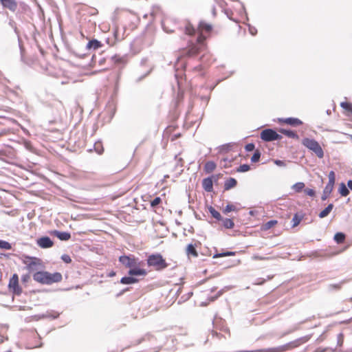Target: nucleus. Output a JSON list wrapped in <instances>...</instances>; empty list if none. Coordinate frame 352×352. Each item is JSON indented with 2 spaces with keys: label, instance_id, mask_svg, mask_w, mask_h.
Instances as JSON below:
<instances>
[{
  "label": "nucleus",
  "instance_id": "c9c22d12",
  "mask_svg": "<svg viewBox=\"0 0 352 352\" xmlns=\"http://www.w3.org/2000/svg\"><path fill=\"white\" fill-rule=\"evenodd\" d=\"M250 165H248L247 164H243L240 165L237 168L236 171L239 172V173H244V172H247V171L250 170Z\"/></svg>",
  "mask_w": 352,
  "mask_h": 352
},
{
  "label": "nucleus",
  "instance_id": "1a4fd4ad",
  "mask_svg": "<svg viewBox=\"0 0 352 352\" xmlns=\"http://www.w3.org/2000/svg\"><path fill=\"white\" fill-rule=\"evenodd\" d=\"M141 261H139L138 264L132 267L129 269L128 272V274L129 276H146L147 274V272L144 269L140 268Z\"/></svg>",
  "mask_w": 352,
  "mask_h": 352
},
{
  "label": "nucleus",
  "instance_id": "a18cd8bd",
  "mask_svg": "<svg viewBox=\"0 0 352 352\" xmlns=\"http://www.w3.org/2000/svg\"><path fill=\"white\" fill-rule=\"evenodd\" d=\"M304 192L309 197H314L316 195V192L313 189L306 188L305 189Z\"/></svg>",
  "mask_w": 352,
  "mask_h": 352
},
{
  "label": "nucleus",
  "instance_id": "ddd939ff",
  "mask_svg": "<svg viewBox=\"0 0 352 352\" xmlns=\"http://www.w3.org/2000/svg\"><path fill=\"white\" fill-rule=\"evenodd\" d=\"M212 177H208L204 178L202 181V186L203 188L208 192H211L213 191V181Z\"/></svg>",
  "mask_w": 352,
  "mask_h": 352
},
{
  "label": "nucleus",
  "instance_id": "20e7f679",
  "mask_svg": "<svg viewBox=\"0 0 352 352\" xmlns=\"http://www.w3.org/2000/svg\"><path fill=\"white\" fill-rule=\"evenodd\" d=\"M260 137L261 140L265 142H272L282 138V136L272 129H265L263 130L260 134Z\"/></svg>",
  "mask_w": 352,
  "mask_h": 352
},
{
  "label": "nucleus",
  "instance_id": "13d9d810",
  "mask_svg": "<svg viewBox=\"0 0 352 352\" xmlns=\"http://www.w3.org/2000/svg\"><path fill=\"white\" fill-rule=\"evenodd\" d=\"M105 60H106L105 58H100V60H98L99 65H103V63L105 62Z\"/></svg>",
  "mask_w": 352,
  "mask_h": 352
},
{
  "label": "nucleus",
  "instance_id": "f8f14e48",
  "mask_svg": "<svg viewBox=\"0 0 352 352\" xmlns=\"http://www.w3.org/2000/svg\"><path fill=\"white\" fill-rule=\"evenodd\" d=\"M51 234L56 236L60 241H68L71 238V234L68 232H61L59 230H54L51 232Z\"/></svg>",
  "mask_w": 352,
  "mask_h": 352
},
{
  "label": "nucleus",
  "instance_id": "e2e57ef3",
  "mask_svg": "<svg viewBox=\"0 0 352 352\" xmlns=\"http://www.w3.org/2000/svg\"><path fill=\"white\" fill-rule=\"evenodd\" d=\"M278 121L280 122L286 123V118H278Z\"/></svg>",
  "mask_w": 352,
  "mask_h": 352
},
{
  "label": "nucleus",
  "instance_id": "a211bd4d",
  "mask_svg": "<svg viewBox=\"0 0 352 352\" xmlns=\"http://www.w3.org/2000/svg\"><path fill=\"white\" fill-rule=\"evenodd\" d=\"M171 23V20L168 19H165L162 21V26L164 32L167 33H171L175 32V29L170 28L169 25Z\"/></svg>",
  "mask_w": 352,
  "mask_h": 352
},
{
  "label": "nucleus",
  "instance_id": "2eb2a0df",
  "mask_svg": "<svg viewBox=\"0 0 352 352\" xmlns=\"http://www.w3.org/2000/svg\"><path fill=\"white\" fill-rule=\"evenodd\" d=\"M111 60L115 65H116L119 67H123L126 64L125 58L118 55L112 56L111 57Z\"/></svg>",
  "mask_w": 352,
  "mask_h": 352
},
{
  "label": "nucleus",
  "instance_id": "f257e3e1",
  "mask_svg": "<svg viewBox=\"0 0 352 352\" xmlns=\"http://www.w3.org/2000/svg\"><path fill=\"white\" fill-rule=\"evenodd\" d=\"M179 29L182 30H184L185 34L189 36L195 35L197 32V30L189 21H184ZM212 30V25L211 24L208 23L204 21H199L197 27V31L199 32V36L195 41H191L186 52V54L188 56H195L205 48L206 36L203 34V32L210 33Z\"/></svg>",
  "mask_w": 352,
  "mask_h": 352
},
{
  "label": "nucleus",
  "instance_id": "c85d7f7f",
  "mask_svg": "<svg viewBox=\"0 0 352 352\" xmlns=\"http://www.w3.org/2000/svg\"><path fill=\"white\" fill-rule=\"evenodd\" d=\"M9 25H10V27L12 28H13L14 32L16 33V34L18 36L19 44L20 49L21 50L22 47H21V38H20V36H19V30H18L17 27L16 25V23H15V22L13 20H10Z\"/></svg>",
  "mask_w": 352,
  "mask_h": 352
},
{
  "label": "nucleus",
  "instance_id": "4d7b16f0",
  "mask_svg": "<svg viewBox=\"0 0 352 352\" xmlns=\"http://www.w3.org/2000/svg\"><path fill=\"white\" fill-rule=\"evenodd\" d=\"M252 258H253V259H254V260H263V259H264V258H263V257H262V256H259V255H256V254H255V255H254Z\"/></svg>",
  "mask_w": 352,
  "mask_h": 352
},
{
  "label": "nucleus",
  "instance_id": "4c0bfd02",
  "mask_svg": "<svg viewBox=\"0 0 352 352\" xmlns=\"http://www.w3.org/2000/svg\"><path fill=\"white\" fill-rule=\"evenodd\" d=\"M344 283H345V282L342 281V282H340V283H336V284H331L329 285V288L331 290H338V289H341L342 285Z\"/></svg>",
  "mask_w": 352,
  "mask_h": 352
},
{
  "label": "nucleus",
  "instance_id": "a19ab883",
  "mask_svg": "<svg viewBox=\"0 0 352 352\" xmlns=\"http://www.w3.org/2000/svg\"><path fill=\"white\" fill-rule=\"evenodd\" d=\"M328 179H329V183H331V184H335V182H336V174L334 173V171L331 170L329 172V175H328Z\"/></svg>",
  "mask_w": 352,
  "mask_h": 352
},
{
  "label": "nucleus",
  "instance_id": "bb28decb",
  "mask_svg": "<svg viewBox=\"0 0 352 352\" xmlns=\"http://www.w3.org/2000/svg\"><path fill=\"white\" fill-rule=\"evenodd\" d=\"M208 210L213 218L216 219L218 221L222 219L221 214L217 210H216L214 208H213L212 206H210L208 208Z\"/></svg>",
  "mask_w": 352,
  "mask_h": 352
},
{
  "label": "nucleus",
  "instance_id": "de8ad7c7",
  "mask_svg": "<svg viewBox=\"0 0 352 352\" xmlns=\"http://www.w3.org/2000/svg\"><path fill=\"white\" fill-rule=\"evenodd\" d=\"M276 223V220H270L265 223V228L270 229Z\"/></svg>",
  "mask_w": 352,
  "mask_h": 352
},
{
  "label": "nucleus",
  "instance_id": "49530a36",
  "mask_svg": "<svg viewBox=\"0 0 352 352\" xmlns=\"http://www.w3.org/2000/svg\"><path fill=\"white\" fill-rule=\"evenodd\" d=\"M287 138L298 139V135L295 131L287 129Z\"/></svg>",
  "mask_w": 352,
  "mask_h": 352
},
{
  "label": "nucleus",
  "instance_id": "412c9836",
  "mask_svg": "<svg viewBox=\"0 0 352 352\" xmlns=\"http://www.w3.org/2000/svg\"><path fill=\"white\" fill-rule=\"evenodd\" d=\"M334 206L333 204H329L324 210H322L318 214V217L321 219L327 217L329 213L332 211Z\"/></svg>",
  "mask_w": 352,
  "mask_h": 352
},
{
  "label": "nucleus",
  "instance_id": "79ce46f5",
  "mask_svg": "<svg viewBox=\"0 0 352 352\" xmlns=\"http://www.w3.org/2000/svg\"><path fill=\"white\" fill-rule=\"evenodd\" d=\"M162 199L160 197H155L151 202L152 207H155L161 202Z\"/></svg>",
  "mask_w": 352,
  "mask_h": 352
},
{
  "label": "nucleus",
  "instance_id": "603ef678",
  "mask_svg": "<svg viewBox=\"0 0 352 352\" xmlns=\"http://www.w3.org/2000/svg\"><path fill=\"white\" fill-rule=\"evenodd\" d=\"M330 195H331V194H329V193H328V192H324V191L323 190V192H322V197H321V199H322V201H325V200H327V199L329 197Z\"/></svg>",
  "mask_w": 352,
  "mask_h": 352
},
{
  "label": "nucleus",
  "instance_id": "0eeeda50",
  "mask_svg": "<svg viewBox=\"0 0 352 352\" xmlns=\"http://www.w3.org/2000/svg\"><path fill=\"white\" fill-rule=\"evenodd\" d=\"M23 263L26 265V268L29 272H32L36 270V266L40 265V259L30 256H25Z\"/></svg>",
  "mask_w": 352,
  "mask_h": 352
},
{
  "label": "nucleus",
  "instance_id": "7ed1b4c3",
  "mask_svg": "<svg viewBox=\"0 0 352 352\" xmlns=\"http://www.w3.org/2000/svg\"><path fill=\"white\" fill-rule=\"evenodd\" d=\"M302 144L309 150L312 151L319 158L324 157V152L319 143L313 139L305 138Z\"/></svg>",
  "mask_w": 352,
  "mask_h": 352
},
{
  "label": "nucleus",
  "instance_id": "7c9ffc66",
  "mask_svg": "<svg viewBox=\"0 0 352 352\" xmlns=\"http://www.w3.org/2000/svg\"><path fill=\"white\" fill-rule=\"evenodd\" d=\"M305 188V184L303 182H298L292 186V188L296 192H300Z\"/></svg>",
  "mask_w": 352,
  "mask_h": 352
},
{
  "label": "nucleus",
  "instance_id": "6e6d98bb",
  "mask_svg": "<svg viewBox=\"0 0 352 352\" xmlns=\"http://www.w3.org/2000/svg\"><path fill=\"white\" fill-rule=\"evenodd\" d=\"M223 294V291L222 290H220L219 291L218 294L212 298V300H214L215 299H217L219 296H220L221 294Z\"/></svg>",
  "mask_w": 352,
  "mask_h": 352
},
{
  "label": "nucleus",
  "instance_id": "2f4dec72",
  "mask_svg": "<svg viewBox=\"0 0 352 352\" xmlns=\"http://www.w3.org/2000/svg\"><path fill=\"white\" fill-rule=\"evenodd\" d=\"M345 239V235L342 232H338L334 236V240L338 243H342L344 241Z\"/></svg>",
  "mask_w": 352,
  "mask_h": 352
},
{
  "label": "nucleus",
  "instance_id": "b1692460",
  "mask_svg": "<svg viewBox=\"0 0 352 352\" xmlns=\"http://www.w3.org/2000/svg\"><path fill=\"white\" fill-rule=\"evenodd\" d=\"M186 254L188 256L192 255L194 257L198 256V253L196 250L195 246L192 243H190L187 245Z\"/></svg>",
  "mask_w": 352,
  "mask_h": 352
},
{
  "label": "nucleus",
  "instance_id": "ea45409f",
  "mask_svg": "<svg viewBox=\"0 0 352 352\" xmlns=\"http://www.w3.org/2000/svg\"><path fill=\"white\" fill-rule=\"evenodd\" d=\"M333 187H334V184L328 182L323 190L326 192L331 194V192L333 190Z\"/></svg>",
  "mask_w": 352,
  "mask_h": 352
},
{
  "label": "nucleus",
  "instance_id": "09e8293b",
  "mask_svg": "<svg viewBox=\"0 0 352 352\" xmlns=\"http://www.w3.org/2000/svg\"><path fill=\"white\" fill-rule=\"evenodd\" d=\"M30 279V274H23L21 276V281L23 283H27Z\"/></svg>",
  "mask_w": 352,
  "mask_h": 352
},
{
  "label": "nucleus",
  "instance_id": "f03ea898",
  "mask_svg": "<svg viewBox=\"0 0 352 352\" xmlns=\"http://www.w3.org/2000/svg\"><path fill=\"white\" fill-rule=\"evenodd\" d=\"M146 263L148 267H153L156 271H162L168 266L166 260L159 253L149 255Z\"/></svg>",
  "mask_w": 352,
  "mask_h": 352
},
{
  "label": "nucleus",
  "instance_id": "6e6552de",
  "mask_svg": "<svg viewBox=\"0 0 352 352\" xmlns=\"http://www.w3.org/2000/svg\"><path fill=\"white\" fill-rule=\"evenodd\" d=\"M45 276L44 285H51L54 283L60 282L63 278L60 272L51 274L48 272H45Z\"/></svg>",
  "mask_w": 352,
  "mask_h": 352
},
{
  "label": "nucleus",
  "instance_id": "aec40b11",
  "mask_svg": "<svg viewBox=\"0 0 352 352\" xmlns=\"http://www.w3.org/2000/svg\"><path fill=\"white\" fill-rule=\"evenodd\" d=\"M341 107L344 109V113L347 116L352 115V103L348 102H342Z\"/></svg>",
  "mask_w": 352,
  "mask_h": 352
},
{
  "label": "nucleus",
  "instance_id": "72a5a7b5",
  "mask_svg": "<svg viewBox=\"0 0 352 352\" xmlns=\"http://www.w3.org/2000/svg\"><path fill=\"white\" fill-rule=\"evenodd\" d=\"M0 248L8 250L12 248V245L9 242L0 239Z\"/></svg>",
  "mask_w": 352,
  "mask_h": 352
},
{
  "label": "nucleus",
  "instance_id": "9b49d317",
  "mask_svg": "<svg viewBox=\"0 0 352 352\" xmlns=\"http://www.w3.org/2000/svg\"><path fill=\"white\" fill-rule=\"evenodd\" d=\"M0 3L4 8H7L11 12H15L18 4L16 0H0Z\"/></svg>",
  "mask_w": 352,
  "mask_h": 352
},
{
  "label": "nucleus",
  "instance_id": "c756f323",
  "mask_svg": "<svg viewBox=\"0 0 352 352\" xmlns=\"http://www.w3.org/2000/svg\"><path fill=\"white\" fill-rule=\"evenodd\" d=\"M339 192L342 197H346L349 194V190L344 183H341L339 187Z\"/></svg>",
  "mask_w": 352,
  "mask_h": 352
},
{
  "label": "nucleus",
  "instance_id": "f704fd0d",
  "mask_svg": "<svg viewBox=\"0 0 352 352\" xmlns=\"http://www.w3.org/2000/svg\"><path fill=\"white\" fill-rule=\"evenodd\" d=\"M235 253L234 252L226 251L221 253H217L213 256V258H219L222 256H233Z\"/></svg>",
  "mask_w": 352,
  "mask_h": 352
},
{
  "label": "nucleus",
  "instance_id": "8fccbe9b",
  "mask_svg": "<svg viewBox=\"0 0 352 352\" xmlns=\"http://www.w3.org/2000/svg\"><path fill=\"white\" fill-rule=\"evenodd\" d=\"M100 146H101L100 144H95V145H94V148L98 154H102L103 152V148H100Z\"/></svg>",
  "mask_w": 352,
  "mask_h": 352
},
{
  "label": "nucleus",
  "instance_id": "4468645a",
  "mask_svg": "<svg viewBox=\"0 0 352 352\" xmlns=\"http://www.w3.org/2000/svg\"><path fill=\"white\" fill-rule=\"evenodd\" d=\"M102 47V43L100 41L95 39V38L90 40L86 45V49L87 50H96Z\"/></svg>",
  "mask_w": 352,
  "mask_h": 352
},
{
  "label": "nucleus",
  "instance_id": "864d4df0",
  "mask_svg": "<svg viewBox=\"0 0 352 352\" xmlns=\"http://www.w3.org/2000/svg\"><path fill=\"white\" fill-rule=\"evenodd\" d=\"M249 31L252 35H255L257 32L256 29L254 27H249Z\"/></svg>",
  "mask_w": 352,
  "mask_h": 352
},
{
  "label": "nucleus",
  "instance_id": "c03bdc74",
  "mask_svg": "<svg viewBox=\"0 0 352 352\" xmlns=\"http://www.w3.org/2000/svg\"><path fill=\"white\" fill-rule=\"evenodd\" d=\"M61 259L66 263H70L72 262L70 256L66 254H64L61 256Z\"/></svg>",
  "mask_w": 352,
  "mask_h": 352
},
{
  "label": "nucleus",
  "instance_id": "69168bd1",
  "mask_svg": "<svg viewBox=\"0 0 352 352\" xmlns=\"http://www.w3.org/2000/svg\"><path fill=\"white\" fill-rule=\"evenodd\" d=\"M116 275V272H113V271H111L109 274V277H113Z\"/></svg>",
  "mask_w": 352,
  "mask_h": 352
},
{
  "label": "nucleus",
  "instance_id": "338daca9",
  "mask_svg": "<svg viewBox=\"0 0 352 352\" xmlns=\"http://www.w3.org/2000/svg\"><path fill=\"white\" fill-rule=\"evenodd\" d=\"M294 346H294V345H293V344H292V343L287 344V349H289V348H293V347H294Z\"/></svg>",
  "mask_w": 352,
  "mask_h": 352
},
{
  "label": "nucleus",
  "instance_id": "4be33fe9",
  "mask_svg": "<svg viewBox=\"0 0 352 352\" xmlns=\"http://www.w3.org/2000/svg\"><path fill=\"white\" fill-rule=\"evenodd\" d=\"M59 313L56 312L54 311H48L46 312V314H43L42 315L39 316V318H52V319H56L59 316Z\"/></svg>",
  "mask_w": 352,
  "mask_h": 352
},
{
  "label": "nucleus",
  "instance_id": "473e14b6",
  "mask_svg": "<svg viewBox=\"0 0 352 352\" xmlns=\"http://www.w3.org/2000/svg\"><path fill=\"white\" fill-rule=\"evenodd\" d=\"M261 155V152L258 150H256L251 157V162L252 163L258 162L260 160Z\"/></svg>",
  "mask_w": 352,
  "mask_h": 352
},
{
  "label": "nucleus",
  "instance_id": "393cba45",
  "mask_svg": "<svg viewBox=\"0 0 352 352\" xmlns=\"http://www.w3.org/2000/svg\"><path fill=\"white\" fill-rule=\"evenodd\" d=\"M222 221L223 226L226 229H232L234 226V223L232 219L226 218L221 220Z\"/></svg>",
  "mask_w": 352,
  "mask_h": 352
},
{
  "label": "nucleus",
  "instance_id": "a878e982",
  "mask_svg": "<svg viewBox=\"0 0 352 352\" xmlns=\"http://www.w3.org/2000/svg\"><path fill=\"white\" fill-rule=\"evenodd\" d=\"M302 124V122L298 118H287V125L292 126H297Z\"/></svg>",
  "mask_w": 352,
  "mask_h": 352
},
{
  "label": "nucleus",
  "instance_id": "3c124183",
  "mask_svg": "<svg viewBox=\"0 0 352 352\" xmlns=\"http://www.w3.org/2000/svg\"><path fill=\"white\" fill-rule=\"evenodd\" d=\"M274 164L278 166H283L285 165V162L283 160H275Z\"/></svg>",
  "mask_w": 352,
  "mask_h": 352
},
{
  "label": "nucleus",
  "instance_id": "bf43d9fd",
  "mask_svg": "<svg viewBox=\"0 0 352 352\" xmlns=\"http://www.w3.org/2000/svg\"><path fill=\"white\" fill-rule=\"evenodd\" d=\"M347 186L349 188L352 190V180H349L347 182Z\"/></svg>",
  "mask_w": 352,
  "mask_h": 352
},
{
  "label": "nucleus",
  "instance_id": "58836bf2",
  "mask_svg": "<svg viewBox=\"0 0 352 352\" xmlns=\"http://www.w3.org/2000/svg\"><path fill=\"white\" fill-rule=\"evenodd\" d=\"M153 69V67H150L149 69L142 75L138 76L136 79H135V81L136 82H140L141 81L143 78H144L146 76H148L152 71Z\"/></svg>",
  "mask_w": 352,
  "mask_h": 352
},
{
  "label": "nucleus",
  "instance_id": "f3484780",
  "mask_svg": "<svg viewBox=\"0 0 352 352\" xmlns=\"http://www.w3.org/2000/svg\"><path fill=\"white\" fill-rule=\"evenodd\" d=\"M120 283L124 285H131L138 282V279L132 276H123L120 279Z\"/></svg>",
  "mask_w": 352,
  "mask_h": 352
},
{
  "label": "nucleus",
  "instance_id": "39448f33",
  "mask_svg": "<svg viewBox=\"0 0 352 352\" xmlns=\"http://www.w3.org/2000/svg\"><path fill=\"white\" fill-rule=\"evenodd\" d=\"M118 261L122 265L129 269L132 267L135 266L140 261L139 258H136L133 254L121 255L120 256H119Z\"/></svg>",
  "mask_w": 352,
  "mask_h": 352
},
{
  "label": "nucleus",
  "instance_id": "9d476101",
  "mask_svg": "<svg viewBox=\"0 0 352 352\" xmlns=\"http://www.w3.org/2000/svg\"><path fill=\"white\" fill-rule=\"evenodd\" d=\"M37 245L41 248H49L53 246V241L47 236H42L37 239Z\"/></svg>",
  "mask_w": 352,
  "mask_h": 352
},
{
  "label": "nucleus",
  "instance_id": "680f3d73",
  "mask_svg": "<svg viewBox=\"0 0 352 352\" xmlns=\"http://www.w3.org/2000/svg\"><path fill=\"white\" fill-rule=\"evenodd\" d=\"M5 339H6V340H7V339H8V338H4V336H1V335L0 334V344H1V343H2V342H3V341H4V340H5Z\"/></svg>",
  "mask_w": 352,
  "mask_h": 352
},
{
  "label": "nucleus",
  "instance_id": "423d86ee",
  "mask_svg": "<svg viewBox=\"0 0 352 352\" xmlns=\"http://www.w3.org/2000/svg\"><path fill=\"white\" fill-rule=\"evenodd\" d=\"M8 288L13 294L20 296L22 293V289L19 285V276L16 274H14L10 278Z\"/></svg>",
  "mask_w": 352,
  "mask_h": 352
},
{
  "label": "nucleus",
  "instance_id": "e433bc0d",
  "mask_svg": "<svg viewBox=\"0 0 352 352\" xmlns=\"http://www.w3.org/2000/svg\"><path fill=\"white\" fill-rule=\"evenodd\" d=\"M237 209L236 206H234L232 204H228L226 205V208L223 209V212L224 214H228L232 211H236Z\"/></svg>",
  "mask_w": 352,
  "mask_h": 352
},
{
  "label": "nucleus",
  "instance_id": "5701e85b",
  "mask_svg": "<svg viewBox=\"0 0 352 352\" xmlns=\"http://www.w3.org/2000/svg\"><path fill=\"white\" fill-rule=\"evenodd\" d=\"M216 164L213 161H208L204 165V171L206 173H212L216 168Z\"/></svg>",
  "mask_w": 352,
  "mask_h": 352
},
{
  "label": "nucleus",
  "instance_id": "0e129e2a",
  "mask_svg": "<svg viewBox=\"0 0 352 352\" xmlns=\"http://www.w3.org/2000/svg\"><path fill=\"white\" fill-rule=\"evenodd\" d=\"M279 131L286 135V129H280Z\"/></svg>",
  "mask_w": 352,
  "mask_h": 352
},
{
  "label": "nucleus",
  "instance_id": "774afa93",
  "mask_svg": "<svg viewBox=\"0 0 352 352\" xmlns=\"http://www.w3.org/2000/svg\"><path fill=\"white\" fill-rule=\"evenodd\" d=\"M25 146H26V148H29V147L30 146V142H25Z\"/></svg>",
  "mask_w": 352,
  "mask_h": 352
},
{
  "label": "nucleus",
  "instance_id": "cd10ccee",
  "mask_svg": "<svg viewBox=\"0 0 352 352\" xmlns=\"http://www.w3.org/2000/svg\"><path fill=\"white\" fill-rule=\"evenodd\" d=\"M302 219H303V215H302V214L300 215L298 213L295 214L292 219V227L295 228L297 226H298Z\"/></svg>",
  "mask_w": 352,
  "mask_h": 352
},
{
  "label": "nucleus",
  "instance_id": "052dcab7",
  "mask_svg": "<svg viewBox=\"0 0 352 352\" xmlns=\"http://www.w3.org/2000/svg\"><path fill=\"white\" fill-rule=\"evenodd\" d=\"M201 65L196 66V67H195L193 68V69H194L195 71H197V72H199V71L201 70Z\"/></svg>",
  "mask_w": 352,
  "mask_h": 352
},
{
  "label": "nucleus",
  "instance_id": "6ab92c4d",
  "mask_svg": "<svg viewBox=\"0 0 352 352\" xmlns=\"http://www.w3.org/2000/svg\"><path fill=\"white\" fill-rule=\"evenodd\" d=\"M237 184V182L234 178L230 177L227 179L224 183V190H229L231 188L235 187Z\"/></svg>",
  "mask_w": 352,
  "mask_h": 352
},
{
  "label": "nucleus",
  "instance_id": "dca6fc26",
  "mask_svg": "<svg viewBox=\"0 0 352 352\" xmlns=\"http://www.w3.org/2000/svg\"><path fill=\"white\" fill-rule=\"evenodd\" d=\"M45 272L46 271H38L35 272L33 274V279L41 284H45Z\"/></svg>",
  "mask_w": 352,
  "mask_h": 352
},
{
  "label": "nucleus",
  "instance_id": "37998d69",
  "mask_svg": "<svg viewBox=\"0 0 352 352\" xmlns=\"http://www.w3.org/2000/svg\"><path fill=\"white\" fill-rule=\"evenodd\" d=\"M254 148H255V145L254 143H252V142L247 144L245 146V149L248 152L252 151L254 150Z\"/></svg>",
  "mask_w": 352,
  "mask_h": 352
},
{
  "label": "nucleus",
  "instance_id": "5fc2aeb1",
  "mask_svg": "<svg viewBox=\"0 0 352 352\" xmlns=\"http://www.w3.org/2000/svg\"><path fill=\"white\" fill-rule=\"evenodd\" d=\"M148 61V58H144L141 60V62H140V65L141 66H144L146 65V63H147Z\"/></svg>",
  "mask_w": 352,
  "mask_h": 352
}]
</instances>
